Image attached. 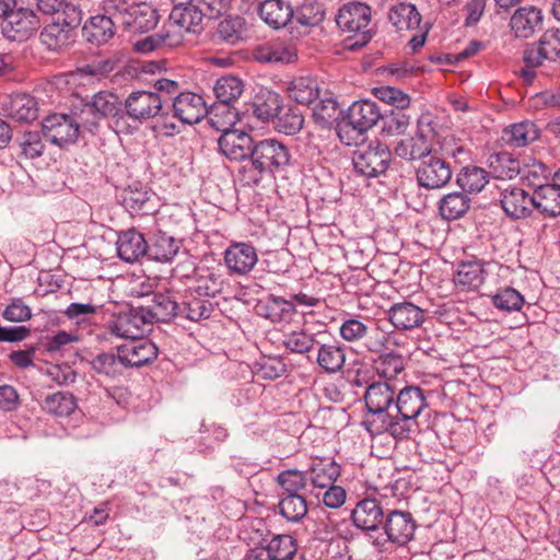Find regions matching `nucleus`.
Here are the masks:
<instances>
[{"mask_svg":"<svg viewBox=\"0 0 560 560\" xmlns=\"http://www.w3.org/2000/svg\"><path fill=\"white\" fill-rule=\"evenodd\" d=\"M374 370L384 381L392 382L405 370V358L390 349L374 359Z\"/></svg>","mask_w":560,"mask_h":560,"instance_id":"obj_45","label":"nucleus"},{"mask_svg":"<svg viewBox=\"0 0 560 560\" xmlns=\"http://www.w3.org/2000/svg\"><path fill=\"white\" fill-rule=\"evenodd\" d=\"M518 175L524 184L534 188V191H537L540 187L548 184L550 171L542 162L533 158H525L521 162Z\"/></svg>","mask_w":560,"mask_h":560,"instance_id":"obj_40","label":"nucleus"},{"mask_svg":"<svg viewBox=\"0 0 560 560\" xmlns=\"http://www.w3.org/2000/svg\"><path fill=\"white\" fill-rule=\"evenodd\" d=\"M489 180V173L478 166H466L456 176L457 185L465 191L479 192Z\"/></svg>","mask_w":560,"mask_h":560,"instance_id":"obj_51","label":"nucleus"},{"mask_svg":"<svg viewBox=\"0 0 560 560\" xmlns=\"http://www.w3.org/2000/svg\"><path fill=\"white\" fill-rule=\"evenodd\" d=\"M282 345L287 350L298 354L308 353L312 348L319 345L315 335L305 329H294L283 334Z\"/></svg>","mask_w":560,"mask_h":560,"instance_id":"obj_52","label":"nucleus"},{"mask_svg":"<svg viewBox=\"0 0 560 560\" xmlns=\"http://www.w3.org/2000/svg\"><path fill=\"white\" fill-rule=\"evenodd\" d=\"M272 125L279 132L292 136L298 133L304 125V115L298 107H283L273 119Z\"/></svg>","mask_w":560,"mask_h":560,"instance_id":"obj_50","label":"nucleus"},{"mask_svg":"<svg viewBox=\"0 0 560 560\" xmlns=\"http://www.w3.org/2000/svg\"><path fill=\"white\" fill-rule=\"evenodd\" d=\"M453 176L451 164L432 152L420 163L416 172V179L420 187L425 189H440L445 187Z\"/></svg>","mask_w":560,"mask_h":560,"instance_id":"obj_8","label":"nucleus"},{"mask_svg":"<svg viewBox=\"0 0 560 560\" xmlns=\"http://www.w3.org/2000/svg\"><path fill=\"white\" fill-rule=\"evenodd\" d=\"M397 390L395 385L388 381H376L371 383L364 393V401L368 410L365 418H384L395 404Z\"/></svg>","mask_w":560,"mask_h":560,"instance_id":"obj_10","label":"nucleus"},{"mask_svg":"<svg viewBox=\"0 0 560 560\" xmlns=\"http://www.w3.org/2000/svg\"><path fill=\"white\" fill-rule=\"evenodd\" d=\"M397 415L417 420L421 411L428 406L423 389L419 386H406L395 397Z\"/></svg>","mask_w":560,"mask_h":560,"instance_id":"obj_24","label":"nucleus"},{"mask_svg":"<svg viewBox=\"0 0 560 560\" xmlns=\"http://www.w3.org/2000/svg\"><path fill=\"white\" fill-rule=\"evenodd\" d=\"M317 346L318 350L316 361L318 365L329 374H335L341 371L346 362L345 349L336 342H319Z\"/></svg>","mask_w":560,"mask_h":560,"instance_id":"obj_38","label":"nucleus"},{"mask_svg":"<svg viewBox=\"0 0 560 560\" xmlns=\"http://www.w3.org/2000/svg\"><path fill=\"white\" fill-rule=\"evenodd\" d=\"M203 16H206V13L198 3L188 7L173 8L165 26L170 32L178 33L180 45L185 33L199 32Z\"/></svg>","mask_w":560,"mask_h":560,"instance_id":"obj_14","label":"nucleus"},{"mask_svg":"<svg viewBox=\"0 0 560 560\" xmlns=\"http://www.w3.org/2000/svg\"><path fill=\"white\" fill-rule=\"evenodd\" d=\"M362 424L371 435L388 433L395 440L400 441L410 439L419 430L417 420L399 415L390 416L389 413L384 418H365Z\"/></svg>","mask_w":560,"mask_h":560,"instance_id":"obj_9","label":"nucleus"},{"mask_svg":"<svg viewBox=\"0 0 560 560\" xmlns=\"http://www.w3.org/2000/svg\"><path fill=\"white\" fill-rule=\"evenodd\" d=\"M397 156L406 161H423L432 148L427 137L422 133L399 140L394 149Z\"/></svg>","mask_w":560,"mask_h":560,"instance_id":"obj_33","label":"nucleus"},{"mask_svg":"<svg viewBox=\"0 0 560 560\" xmlns=\"http://www.w3.org/2000/svg\"><path fill=\"white\" fill-rule=\"evenodd\" d=\"M254 58L262 63H289L296 58L295 51L281 42L259 45L254 50Z\"/></svg>","mask_w":560,"mask_h":560,"instance_id":"obj_36","label":"nucleus"},{"mask_svg":"<svg viewBox=\"0 0 560 560\" xmlns=\"http://www.w3.org/2000/svg\"><path fill=\"white\" fill-rule=\"evenodd\" d=\"M258 11L265 23L276 30L287 26L294 18L292 5L283 0H265Z\"/></svg>","mask_w":560,"mask_h":560,"instance_id":"obj_30","label":"nucleus"},{"mask_svg":"<svg viewBox=\"0 0 560 560\" xmlns=\"http://www.w3.org/2000/svg\"><path fill=\"white\" fill-rule=\"evenodd\" d=\"M180 242L173 236L159 232L148 243L147 257L158 262H168L178 254Z\"/></svg>","mask_w":560,"mask_h":560,"instance_id":"obj_31","label":"nucleus"},{"mask_svg":"<svg viewBox=\"0 0 560 560\" xmlns=\"http://www.w3.org/2000/svg\"><path fill=\"white\" fill-rule=\"evenodd\" d=\"M116 22L105 14L95 15L85 22L82 28L83 37L91 44L100 46L106 44L116 34Z\"/></svg>","mask_w":560,"mask_h":560,"instance_id":"obj_28","label":"nucleus"},{"mask_svg":"<svg viewBox=\"0 0 560 560\" xmlns=\"http://www.w3.org/2000/svg\"><path fill=\"white\" fill-rule=\"evenodd\" d=\"M165 100L152 90H135L122 102V112L114 120L116 133L133 135L142 125L163 117Z\"/></svg>","mask_w":560,"mask_h":560,"instance_id":"obj_1","label":"nucleus"},{"mask_svg":"<svg viewBox=\"0 0 560 560\" xmlns=\"http://www.w3.org/2000/svg\"><path fill=\"white\" fill-rule=\"evenodd\" d=\"M336 23L343 32L355 33L359 36L355 45H364L370 42L372 34L369 28L371 23V8L362 2H350L339 9Z\"/></svg>","mask_w":560,"mask_h":560,"instance_id":"obj_7","label":"nucleus"},{"mask_svg":"<svg viewBox=\"0 0 560 560\" xmlns=\"http://www.w3.org/2000/svg\"><path fill=\"white\" fill-rule=\"evenodd\" d=\"M351 518L358 528L376 532L383 523L384 510L375 498H366L355 505Z\"/></svg>","mask_w":560,"mask_h":560,"instance_id":"obj_21","label":"nucleus"},{"mask_svg":"<svg viewBox=\"0 0 560 560\" xmlns=\"http://www.w3.org/2000/svg\"><path fill=\"white\" fill-rule=\"evenodd\" d=\"M151 313L147 307L130 306L114 314L106 327L110 335L118 338L136 339L149 330Z\"/></svg>","mask_w":560,"mask_h":560,"instance_id":"obj_4","label":"nucleus"},{"mask_svg":"<svg viewBox=\"0 0 560 560\" xmlns=\"http://www.w3.org/2000/svg\"><path fill=\"white\" fill-rule=\"evenodd\" d=\"M245 33V21L241 16H228L217 27V35L222 40L235 44L243 39Z\"/></svg>","mask_w":560,"mask_h":560,"instance_id":"obj_60","label":"nucleus"},{"mask_svg":"<svg viewBox=\"0 0 560 560\" xmlns=\"http://www.w3.org/2000/svg\"><path fill=\"white\" fill-rule=\"evenodd\" d=\"M75 407V398L68 392H57L48 395L43 404L44 410L58 417L69 416Z\"/></svg>","mask_w":560,"mask_h":560,"instance_id":"obj_55","label":"nucleus"},{"mask_svg":"<svg viewBox=\"0 0 560 560\" xmlns=\"http://www.w3.org/2000/svg\"><path fill=\"white\" fill-rule=\"evenodd\" d=\"M124 355L127 369L139 368L156 359L159 349L149 339L138 337L118 347Z\"/></svg>","mask_w":560,"mask_h":560,"instance_id":"obj_20","label":"nucleus"},{"mask_svg":"<svg viewBox=\"0 0 560 560\" xmlns=\"http://www.w3.org/2000/svg\"><path fill=\"white\" fill-rule=\"evenodd\" d=\"M177 46H179L178 33L170 32L165 25L159 33L139 39L133 44L135 50L142 54H149L160 48H174Z\"/></svg>","mask_w":560,"mask_h":560,"instance_id":"obj_43","label":"nucleus"},{"mask_svg":"<svg viewBox=\"0 0 560 560\" xmlns=\"http://www.w3.org/2000/svg\"><path fill=\"white\" fill-rule=\"evenodd\" d=\"M91 366L96 373L110 378L121 375L127 369L124 355L118 350L117 353H100L91 361Z\"/></svg>","mask_w":560,"mask_h":560,"instance_id":"obj_47","label":"nucleus"},{"mask_svg":"<svg viewBox=\"0 0 560 560\" xmlns=\"http://www.w3.org/2000/svg\"><path fill=\"white\" fill-rule=\"evenodd\" d=\"M205 117L207 118L208 124L221 133L232 130V127L238 120L235 107L231 104L224 103H217L210 107L207 106V114Z\"/></svg>","mask_w":560,"mask_h":560,"instance_id":"obj_37","label":"nucleus"},{"mask_svg":"<svg viewBox=\"0 0 560 560\" xmlns=\"http://www.w3.org/2000/svg\"><path fill=\"white\" fill-rule=\"evenodd\" d=\"M173 116L183 124H197L207 114V103L205 98L194 92H180L173 98Z\"/></svg>","mask_w":560,"mask_h":560,"instance_id":"obj_15","label":"nucleus"},{"mask_svg":"<svg viewBox=\"0 0 560 560\" xmlns=\"http://www.w3.org/2000/svg\"><path fill=\"white\" fill-rule=\"evenodd\" d=\"M116 246L118 257L127 262H135L147 256L148 242L143 234L135 229L121 232L118 235Z\"/></svg>","mask_w":560,"mask_h":560,"instance_id":"obj_25","label":"nucleus"},{"mask_svg":"<svg viewBox=\"0 0 560 560\" xmlns=\"http://www.w3.org/2000/svg\"><path fill=\"white\" fill-rule=\"evenodd\" d=\"M416 527L411 513L392 510L386 514L383 524V530L386 535L384 541L405 546L413 538Z\"/></svg>","mask_w":560,"mask_h":560,"instance_id":"obj_13","label":"nucleus"},{"mask_svg":"<svg viewBox=\"0 0 560 560\" xmlns=\"http://www.w3.org/2000/svg\"><path fill=\"white\" fill-rule=\"evenodd\" d=\"M224 261L232 273L245 276L258 261L257 250L249 243L235 242L225 249Z\"/></svg>","mask_w":560,"mask_h":560,"instance_id":"obj_18","label":"nucleus"},{"mask_svg":"<svg viewBox=\"0 0 560 560\" xmlns=\"http://www.w3.org/2000/svg\"><path fill=\"white\" fill-rule=\"evenodd\" d=\"M491 302L495 308L511 313L520 311L525 300L517 290L505 287L491 295Z\"/></svg>","mask_w":560,"mask_h":560,"instance_id":"obj_59","label":"nucleus"},{"mask_svg":"<svg viewBox=\"0 0 560 560\" xmlns=\"http://www.w3.org/2000/svg\"><path fill=\"white\" fill-rule=\"evenodd\" d=\"M305 471L314 488L325 489L340 476V466L331 458H315Z\"/></svg>","mask_w":560,"mask_h":560,"instance_id":"obj_26","label":"nucleus"},{"mask_svg":"<svg viewBox=\"0 0 560 560\" xmlns=\"http://www.w3.org/2000/svg\"><path fill=\"white\" fill-rule=\"evenodd\" d=\"M282 108L281 97L270 90H261L254 103L255 116L264 122L273 121Z\"/></svg>","mask_w":560,"mask_h":560,"instance_id":"obj_42","label":"nucleus"},{"mask_svg":"<svg viewBox=\"0 0 560 560\" xmlns=\"http://www.w3.org/2000/svg\"><path fill=\"white\" fill-rule=\"evenodd\" d=\"M317 82L308 77H300L291 81L288 94L291 100L302 105H310L318 97Z\"/></svg>","mask_w":560,"mask_h":560,"instance_id":"obj_49","label":"nucleus"},{"mask_svg":"<svg viewBox=\"0 0 560 560\" xmlns=\"http://www.w3.org/2000/svg\"><path fill=\"white\" fill-rule=\"evenodd\" d=\"M280 514L292 523H298L307 514L306 499L301 494H287L279 501Z\"/></svg>","mask_w":560,"mask_h":560,"instance_id":"obj_54","label":"nucleus"},{"mask_svg":"<svg viewBox=\"0 0 560 560\" xmlns=\"http://www.w3.org/2000/svg\"><path fill=\"white\" fill-rule=\"evenodd\" d=\"M131 15H127L125 27L132 32L145 33L153 30L159 22L158 11L148 3L132 5Z\"/></svg>","mask_w":560,"mask_h":560,"instance_id":"obj_34","label":"nucleus"},{"mask_svg":"<svg viewBox=\"0 0 560 560\" xmlns=\"http://www.w3.org/2000/svg\"><path fill=\"white\" fill-rule=\"evenodd\" d=\"M7 116L18 121H32L37 118V104L28 94H14L7 97L2 104Z\"/></svg>","mask_w":560,"mask_h":560,"instance_id":"obj_29","label":"nucleus"},{"mask_svg":"<svg viewBox=\"0 0 560 560\" xmlns=\"http://www.w3.org/2000/svg\"><path fill=\"white\" fill-rule=\"evenodd\" d=\"M470 208V198L464 192H450L439 201V212L445 220L462 218Z\"/></svg>","mask_w":560,"mask_h":560,"instance_id":"obj_44","label":"nucleus"},{"mask_svg":"<svg viewBox=\"0 0 560 560\" xmlns=\"http://www.w3.org/2000/svg\"><path fill=\"white\" fill-rule=\"evenodd\" d=\"M278 483L287 494H299L298 492L306 487V471L289 469L282 471L277 477Z\"/></svg>","mask_w":560,"mask_h":560,"instance_id":"obj_62","label":"nucleus"},{"mask_svg":"<svg viewBox=\"0 0 560 560\" xmlns=\"http://www.w3.org/2000/svg\"><path fill=\"white\" fill-rule=\"evenodd\" d=\"M388 20L397 31H412L420 27L422 16L415 4L400 2L390 8Z\"/></svg>","mask_w":560,"mask_h":560,"instance_id":"obj_32","label":"nucleus"},{"mask_svg":"<svg viewBox=\"0 0 560 560\" xmlns=\"http://www.w3.org/2000/svg\"><path fill=\"white\" fill-rule=\"evenodd\" d=\"M392 160V152L385 143L371 141L353 153L354 170L365 177H377L386 172Z\"/></svg>","mask_w":560,"mask_h":560,"instance_id":"obj_5","label":"nucleus"},{"mask_svg":"<svg viewBox=\"0 0 560 560\" xmlns=\"http://www.w3.org/2000/svg\"><path fill=\"white\" fill-rule=\"evenodd\" d=\"M542 14L536 7L518 8L510 20V27L516 38L527 39L541 26Z\"/></svg>","mask_w":560,"mask_h":560,"instance_id":"obj_23","label":"nucleus"},{"mask_svg":"<svg viewBox=\"0 0 560 560\" xmlns=\"http://www.w3.org/2000/svg\"><path fill=\"white\" fill-rule=\"evenodd\" d=\"M489 176L497 179H513L521 172V161L509 152L492 154L488 159Z\"/></svg>","mask_w":560,"mask_h":560,"instance_id":"obj_35","label":"nucleus"},{"mask_svg":"<svg viewBox=\"0 0 560 560\" xmlns=\"http://www.w3.org/2000/svg\"><path fill=\"white\" fill-rule=\"evenodd\" d=\"M255 143L249 133L232 129L218 139L219 151L232 161H244L253 156Z\"/></svg>","mask_w":560,"mask_h":560,"instance_id":"obj_16","label":"nucleus"},{"mask_svg":"<svg viewBox=\"0 0 560 560\" xmlns=\"http://www.w3.org/2000/svg\"><path fill=\"white\" fill-rule=\"evenodd\" d=\"M382 118V109L376 102L370 100L353 102L347 113V119L351 125L363 132L373 128Z\"/></svg>","mask_w":560,"mask_h":560,"instance_id":"obj_22","label":"nucleus"},{"mask_svg":"<svg viewBox=\"0 0 560 560\" xmlns=\"http://www.w3.org/2000/svg\"><path fill=\"white\" fill-rule=\"evenodd\" d=\"M39 27V20L32 9L18 5L3 21L2 33L10 40L24 42Z\"/></svg>","mask_w":560,"mask_h":560,"instance_id":"obj_11","label":"nucleus"},{"mask_svg":"<svg viewBox=\"0 0 560 560\" xmlns=\"http://www.w3.org/2000/svg\"><path fill=\"white\" fill-rule=\"evenodd\" d=\"M539 136L540 129L532 120H522L511 124L502 131V140L512 148L526 147L536 141Z\"/></svg>","mask_w":560,"mask_h":560,"instance_id":"obj_27","label":"nucleus"},{"mask_svg":"<svg viewBox=\"0 0 560 560\" xmlns=\"http://www.w3.org/2000/svg\"><path fill=\"white\" fill-rule=\"evenodd\" d=\"M292 151L284 142L275 138L264 139L255 143L250 161L248 179L258 184L264 174L284 171L291 163Z\"/></svg>","mask_w":560,"mask_h":560,"instance_id":"obj_2","label":"nucleus"},{"mask_svg":"<svg viewBox=\"0 0 560 560\" xmlns=\"http://www.w3.org/2000/svg\"><path fill=\"white\" fill-rule=\"evenodd\" d=\"M501 269L503 266L495 261L462 260L456 265L453 281L462 291H477L490 275L498 273Z\"/></svg>","mask_w":560,"mask_h":560,"instance_id":"obj_6","label":"nucleus"},{"mask_svg":"<svg viewBox=\"0 0 560 560\" xmlns=\"http://www.w3.org/2000/svg\"><path fill=\"white\" fill-rule=\"evenodd\" d=\"M534 200L535 209L550 217L560 215V187L555 182L534 191Z\"/></svg>","mask_w":560,"mask_h":560,"instance_id":"obj_46","label":"nucleus"},{"mask_svg":"<svg viewBox=\"0 0 560 560\" xmlns=\"http://www.w3.org/2000/svg\"><path fill=\"white\" fill-rule=\"evenodd\" d=\"M43 133L51 143L62 147L73 143L79 136L78 121L68 114H52L43 121Z\"/></svg>","mask_w":560,"mask_h":560,"instance_id":"obj_12","label":"nucleus"},{"mask_svg":"<svg viewBox=\"0 0 560 560\" xmlns=\"http://www.w3.org/2000/svg\"><path fill=\"white\" fill-rule=\"evenodd\" d=\"M151 313V325L154 322H168L179 313V303L167 294H154L153 305L147 307Z\"/></svg>","mask_w":560,"mask_h":560,"instance_id":"obj_53","label":"nucleus"},{"mask_svg":"<svg viewBox=\"0 0 560 560\" xmlns=\"http://www.w3.org/2000/svg\"><path fill=\"white\" fill-rule=\"evenodd\" d=\"M153 194L143 186H129L121 194L122 206L131 213H149L153 211Z\"/></svg>","mask_w":560,"mask_h":560,"instance_id":"obj_39","label":"nucleus"},{"mask_svg":"<svg viewBox=\"0 0 560 560\" xmlns=\"http://www.w3.org/2000/svg\"><path fill=\"white\" fill-rule=\"evenodd\" d=\"M264 546L272 560H292L296 553L295 540L290 535H276Z\"/></svg>","mask_w":560,"mask_h":560,"instance_id":"obj_58","label":"nucleus"},{"mask_svg":"<svg viewBox=\"0 0 560 560\" xmlns=\"http://www.w3.org/2000/svg\"><path fill=\"white\" fill-rule=\"evenodd\" d=\"M81 19V11L77 7H67V11H62L43 28L40 42L49 50L66 47L73 40L74 31L80 25Z\"/></svg>","mask_w":560,"mask_h":560,"instance_id":"obj_3","label":"nucleus"},{"mask_svg":"<svg viewBox=\"0 0 560 560\" xmlns=\"http://www.w3.org/2000/svg\"><path fill=\"white\" fill-rule=\"evenodd\" d=\"M213 92L218 103L233 105L244 92V83L236 75H223L215 81Z\"/></svg>","mask_w":560,"mask_h":560,"instance_id":"obj_48","label":"nucleus"},{"mask_svg":"<svg viewBox=\"0 0 560 560\" xmlns=\"http://www.w3.org/2000/svg\"><path fill=\"white\" fill-rule=\"evenodd\" d=\"M211 311L212 305L208 300L190 295L186 296L185 300L179 303L178 316L192 322H198L202 318H208Z\"/></svg>","mask_w":560,"mask_h":560,"instance_id":"obj_56","label":"nucleus"},{"mask_svg":"<svg viewBox=\"0 0 560 560\" xmlns=\"http://www.w3.org/2000/svg\"><path fill=\"white\" fill-rule=\"evenodd\" d=\"M523 61L525 68L522 69L521 73L527 81H532L535 75V69L542 66L545 61H548L547 55L544 54L539 43L528 45L523 52Z\"/></svg>","mask_w":560,"mask_h":560,"instance_id":"obj_61","label":"nucleus"},{"mask_svg":"<svg viewBox=\"0 0 560 560\" xmlns=\"http://www.w3.org/2000/svg\"><path fill=\"white\" fill-rule=\"evenodd\" d=\"M387 317L397 330H411L423 324L425 313L420 306L404 301L394 303L387 311Z\"/></svg>","mask_w":560,"mask_h":560,"instance_id":"obj_19","label":"nucleus"},{"mask_svg":"<svg viewBox=\"0 0 560 560\" xmlns=\"http://www.w3.org/2000/svg\"><path fill=\"white\" fill-rule=\"evenodd\" d=\"M96 116L101 119L113 117V121L120 113V105L117 95L110 92H100L90 102Z\"/></svg>","mask_w":560,"mask_h":560,"instance_id":"obj_57","label":"nucleus"},{"mask_svg":"<svg viewBox=\"0 0 560 560\" xmlns=\"http://www.w3.org/2000/svg\"><path fill=\"white\" fill-rule=\"evenodd\" d=\"M259 311L264 317L272 323L290 322L295 314V305L292 301L270 295V298L259 306Z\"/></svg>","mask_w":560,"mask_h":560,"instance_id":"obj_41","label":"nucleus"},{"mask_svg":"<svg viewBox=\"0 0 560 560\" xmlns=\"http://www.w3.org/2000/svg\"><path fill=\"white\" fill-rule=\"evenodd\" d=\"M375 96L382 102L393 105L398 109H405L410 105L409 95L393 86L376 88Z\"/></svg>","mask_w":560,"mask_h":560,"instance_id":"obj_64","label":"nucleus"},{"mask_svg":"<svg viewBox=\"0 0 560 560\" xmlns=\"http://www.w3.org/2000/svg\"><path fill=\"white\" fill-rule=\"evenodd\" d=\"M502 209L512 219H525L535 209L534 194L516 186H508L500 192Z\"/></svg>","mask_w":560,"mask_h":560,"instance_id":"obj_17","label":"nucleus"},{"mask_svg":"<svg viewBox=\"0 0 560 560\" xmlns=\"http://www.w3.org/2000/svg\"><path fill=\"white\" fill-rule=\"evenodd\" d=\"M294 18L301 25L315 26L324 20L325 11L320 3H303L296 11H294Z\"/></svg>","mask_w":560,"mask_h":560,"instance_id":"obj_63","label":"nucleus"}]
</instances>
